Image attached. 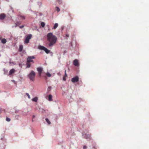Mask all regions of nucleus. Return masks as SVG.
I'll return each instance as SVG.
<instances>
[{
	"mask_svg": "<svg viewBox=\"0 0 149 149\" xmlns=\"http://www.w3.org/2000/svg\"><path fill=\"white\" fill-rule=\"evenodd\" d=\"M47 37V40L49 42V47L53 46L56 42L57 37L53 35L52 33H48Z\"/></svg>",
	"mask_w": 149,
	"mask_h": 149,
	"instance_id": "nucleus-1",
	"label": "nucleus"
},
{
	"mask_svg": "<svg viewBox=\"0 0 149 149\" xmlns=\"http://www.w3.org/2000/svg\"><path fill=\"white\" fill-rule=\"evenodd\" d=\"M35 73L33 71H31L30 74L28 75V77L31 81H33L35 80Z\"/></svg>",
	"mask_w": 149,
	"mask_h": 149,
	"instance_id": "nucleus-2",
	"label": "nucleus"
},
{
	"mask_svg": "<svg viewBox=\"0 0 149 149\" xmlns=\"http://www.w3.org/2000/svg\"><path fill=\"white\" fill-rule=\"evenodd\" d=\"M38 48L40 50H44L47 54H48L50 52V50H48L47 48L41 45L39 46L38 47Z\"/></svg>",
	"mask_w": 149,
	"mask_h": 149,
	"instance_id": "nucleus-3",
	"label": "nucleus"
},
{
	"mask_svg": "<svg viewBox=\"0 0 149 149\" xmlns=\"http://www.w3.org/2000/svg\"><path fill=\"white\" fill-rule=\"evenodd\" d=\"M35 58L34 56H28L27 59V62L28 63L33 62L34 63L33 59Z\"/></svg>",
	"mask_w": 149,
	"mask_h": 149,
	"instance_id": "nucleus-4",
	"label": "nucleus"
},
{
	"mask_svg": "<svg viewBox=\"0 0 149 149\" xmlns=\"http://www.w3.org/2000/svg\"><path fill=\"white\" fill-rule=\"evenodd\" d=\"M32 37L31 34H29L28 35L24 41V43H28L29 42V40Z\"/></svg>",
	"mask_w": 149,
	"mask_h": 149,
	"instance_id": "nucleus-5",
	"label": "nucleus"
},
{
	"mask_svg": "<svg viewBox=\"0 0 149 149\" xmlns=\"http://www.w3.org/2000/svg\"><path fill=\"white\" fill-rule=\"evenodd\" d=\"M79 80V77L77 76L73 77L71 79V81L72 82L74 83L77 82Z\"/></svg>",
	"mask_w": 149,
	"mask_h": 149,
	"instance_id": "nucleus-6",
	"label": "nucleus"
},
{
	"mask_svg": "<svg viewBox=\"0 0 149 149\" xmlns=\"http://www.w3.org/2000/svg\"><path fill=\"white\" fill-rule=\"evenodd\" d=\"M37 70L38 72L39 76H40L43 71L42 68L41 67H38L37 68Z\"/></svg>",
	"mask_w": 149,
	"mask_h": 149,
	"instance_id": "nucleus-7",
	"label": "nucleus"
},
{
	"mask_svg": "<svg viewBox=\"0 0 149 149\" xmlns=\"http://www.w3.org/2000/svg\"><path fill=\"white\" fill-rule=\"evenodd\" d=\"M73 64L75 66H78L79 65L78 61L77 59L74 60L73 61Z\"/></svg>",
	"mask_w": 149,
	"mask_h": 149,
	"instance_id": "nucleus-8",
	"label": "nucleus"
},
{
	"mask_svg": "<svg viewBox=\"0 0 149 149\" xmlns=\"http://www.w3.org/2000/svg\"><path fill=\"white\" fill-rule=\"evenodd\" d=\"M5 14L4 13H2L0 15V19H3L6 17Z\"/></svg>",
	"mask_w": 149,
	"mask_h": 149,
	"instance_id": "nucleus-9",
	"label": "nucleus"
},
{
	"mask_svg": "<svg viewBox=\"0 0 149 149\" xmlns=\"http://www.w3.org/2000/svg\"><path fill=\"white\" fill-rule=\"evenodd\" d=\"M15 72V70L14 69H11L9 72V74L10 75H11L12 74L14 73Z\"/></svg>",
	"mask_w": 149,
	"mask_h": 149,
	"instance_id": "nucleus-10",
	"label": "nucleus"
},
{
	"mask_svg": "<svg viewBox=\"0 0 149 149\" xmlns=\"http://www.w3.org/2000/svg\"><path fill=\"white\" fill-rule=\"evenodd\" d=\"M23 49V46L22 45H21L19 46V51L21 52L22 51Z\"/></svg>",
	"mask_w": 149,
	"mask_h": 149,
	"instance_id": "nucleus-11",
	"label": "nucleus"
},
{
	"mask_svg": "<svg viewBox=\"0 0 149 149\" xmlns=\"http://www.w3.org/2000/svg\"><path fill=\"white\" fill-rule=\"evenodd\" d=\"M48 100L49 101H51L52 100V96L51 95H49Z\"/></svg>",
	"mask_w": 149,
	"mask_h": 149,
	"instance_id": "nucleus-12",
	"label": "nucleus"
},
{
	"mask_svg": "<svg viewBox=\"0 0 149 149\" xmlns=\"http://www.w3.org/2000/svg\"><path fill=\"white\" fill-rule=\"evenodd\" d=\"M32 100L33 101L36 102L38 100V98L37 97H35L33 98Z\"/></svg>",
	"mask_w": 149,
	"mask_h": 149,
	"instance_id": "nucleus-13",
	"label": "nucleus"
},
{
	"mask_svg": "<svg viewBox=\"0 0 149 149\" xmlns=\"http://www.w3.org/2000/svg\"><path fill=\"white\" fill-rule=\"evenodd\" d=\"M7 41L6 40L5 38L1 40V42L3 44L5 43Z\"/></svg>",
	"mask_w": 149,
	"mask_h": 149,
	"instance_id": "nucleus-14",
	"label": "nucleus"
},
{
	"mask_svg": "<svg viewBox=\"0 0 149 149\" xmlns=\"http://www.w3.org/2000/svg\"><path fill=\"white\" fill-rule=\"evenodd\" d=\"M19 18L20 19L22 20L24 19H25L24 17L22 15H19Z\"/></svg>",
	"mask_w": 149,
	"mask_h": 149,
	"instance_id": "nucleus-15",
	"label": "nucleus"
},
{
	"mask_svg": "<svg viewBox=\"0 0 149 149\" xmlns=\"http://www.w3.org/2000/svg\"><path fill=\"white\" fill-rule=\"evenodd\" d=\"M58 26V24L57 23H55L53 29H55L57 28Z\"/></svg>",
	"mask_w": 149,
	"mask_h": 149,
	"instance_id": "nucleus-16",
	"label": "nucleus"
},
{
	"mask_svg": "<svg viewBox=\"0 0 149 149\" xmlns=\"http://www.w3.org/2000/svg\"><path fill=\"white\" fill-rule=\"evenodd\" d=\"M45 120H46V122H47V123L48 124L50 125L51 124V122L49 121V120L48 118H46Z\"/></svg>",
	"mask_w": 149,
	"mask_h": 149,
	"instance_id": "nucleus-17",
	"label": "nucleus"
},
{
	"mask_svg": "<svg viewBox=\"0 0 149 149\" xmlns=\"http://www.w3.org/2000/svg\"><path fill=\"white\" fill-rule=\"evenodd\" d=\"M26 65L27 67L28 68H29L31 66V64H30V63L27 62V63L26 64Z\"/></svg>",
	"mask_w": 149,
	"mask_h": 149,
	"instance_id": "nucleus-18",
	"label": "nucleus"
},
{
	"mask_svg": "<svg viewBox=\"0 0 149 149\" xmlns=\"http://www.w3.org/2000/svg\"><path fill=\"white\" fill-rule=\"evenodd\" d=\"M46 75L48 77H50L51 76V75L49 72H47L46 74Z\"/></svg>",
	"mask_w": 149,
	"mask_h": 149,
	"instance_id": "nucleus-19",
	"label": "nucleus"
},
{
	"mask_svg": "<svg viewBox=\"0 0 149 149\" xmlns=\"http://www.w3.org/2000/svg\"><path fill=\"white\" fill-rule=\"evenodd\" d=\"M41 26L42 27H44L45 26V23L44 22H42L41 23Z\"/></svg>",
	"mask_w": 149,
	"mask_h": 149,
	"instance_id": "nucleus-20",
	"label": "nucleus"
},
{
	"mask_svg": "<svg viewBox=\"0 0 149 149\" xmlns=\"http://www.w3.org/2000/svg\"><path fill=\"white\" fill-rule=\"evenodd\" d=\"M52 89V87L51 86H49L48 87V88H47V90L48 91H50V90H51Z\"/></svg>",
	"mask_w": 149,
	"mask_h": 149,
	"instance_id": "nucleus-21",
	"label": "nucleus"
},
{
	"mask_svg": "<svg viewBox=\"0 0 149 149\" xmlns=\"http://www.w3.org/2000/svg\"><path fill=\"white\" fill-rule=\"evenodd\" d=\"M58 2L59 4H61L62 3V1L61 0H58Z\"/></svg>",
	"mask_w": 149,
	"mask_h": 149,
	"instance_id": "nucleus-22",
	"label": "nucleus"
},
{
	"mask_svg": "<svg viewBox=\"0 0 149 149\" xmlns=\"http://www.w3.org/2000/svg\"><path fill=\"white\" fill-rule=\"evenodd\" d=\"M91 137V135H88L86 137H85L86 139L88 138H90Z\"/></svg>",
	"mask_w": 149,
	"mask_h": 149,
	"instance_id": "nucleus-23",
	"label": "nucleus"
},
{
	"mask_svg": "<svg viewBox=\"0 0 149 149\" xmlns=\"http://www.w3.org/2000/svg\"><path fill=\"white\" fill-rule=\"evenodd\" d=\"M6 120L7 121L9 122V121H10V118H6Z\"/></svg>",
	"mask_w": 149,
	"mask_h": 149,
	"instance_id": "nucleus-24",
	"label": "nucleus"
},
{
	"mask_svg": "<svg viewBox=\"0 0 149 149\" xmlns=\"http://www.w3.org/2000/svg\"><path fill=\"white\" fill-rule=\"evenodd\" d=\"M56 10L58 12H59V11L60 10V9L58 7H56Z\"/></svg>",
	"mask_w": 149,
	"mask_h": 149,
	"instance_id": "nucleus-25",
	"label": "nucleus"
},
{
	"mask_svg": "<svg viewBox=\"0 0 149 149\" xmlns=\"http://www.w3.org/2000/svg\"><path fill=\"white\" fill-rule=\"evenodd\" d=\"M26 94L28 96V97L29 98V99H30V96L29 95V93H26Z\"/></svg>",
	"mask_w": 149,
	"mask_h": 149,
	"instance_id": "nucleus-26",
	"label": "nucleus"
},
{
	"mask_svg": "<svg viewBox=\"0 0 149 149\" xmlns=\"http://www.w3.org/2000/svg\"><path fill=\"white\" fill-rule=\"evenodd\" d=\"M83 149H86L87 148V147L86 146H83Z\"/></svg>",
	"mask_w": 149,
	"mask_h": 149,
	"instance_id": "nucleus-27",
	"label": "nucleus"
},
{
	"mask_svg": "<svg viewBox=\"0 0 149 149\" xmlns=\"http://www.w3.org/2000/svg\"><path fill=\"white\" fill-rule=\"evenodd\" d=\"M65 75L64 76L67 77V75L66 73V70L65 71Z\"/></svg>",
	"mask_w": 149,
	"mask_h": 149,
	"instance_id": "nucleus-28",
	"label": "nucleus"
},
{
	"mask_svg": "<svg viewBox=\"0 0 149 149\" xmlns=\"http://www.w3.org/2000/svg\"><path fill=\"white\" fill-rule=\"evenodd\" d=\"M24 26V25H22L21 26H19V28L21 29H22L23 28Z\"/></svg>",
	"mask_w": 149,
	"mask_h": 149,
	"instance_id": "nucleus-29",
	"label": "nucleus"
},
{
	"mask_svg": "<svg viewBox=\"0 0 149 149\" xmlns=\"http://www.w3.org/2000/svg\"><path fill=\"white\" fill-rule=\"evenodd\" d=\"M65 77L64 76L63 78V79L64 81H65L66 80Z\"/></svg>",
	"mask_w": 149,
	"mask_h": 149,
	"instance_id": "nucleus-30",
	"label": "nucleus"
},
{
	"mask_svg": "<svg viewBox=\"0 0 149 149\" xmlns=\"http://www.w3.org/2000/svg\"><path fill=\"white\" fill-rule=\"evenodd\" d=\"M35 117V115H33V119H32V121H33V118H34Z\"/></svg>",
	"mask_w": 149,
	"mask_h": 149,
	"instance_id": "nucleus-31",
	"label": "nucleus"
},
{
	"mask_svg": "<svg viewBox=\"0 0 149 149\" xmlns=\"http://www.w3.org/2000/svg\"><path fill=\"white\" fill-rule=\"evenodd\" d=\"M66 36H67V37H69V35H68V34H66Z\"/></svg>",
	"mask_w": 149,
	"mask_h": 149,
	"instance_id": "nucleus-32",
	"label": "nucleus"
},
{
	"mask_svg": "<svg viewBox=\"0 0 149 149\" xmlns=\"http://www.w3.org/2000/svg\"><path fill=\"white\" fill-rule=\"evenodd\" d=\"M1 113V111H0V113Z\"/></svg>",
	"mask_w": 149,
	"mask_h": 149,
	"instance_id": "nucleus-33",
	"label": "nucleus"
}]
</instances>
